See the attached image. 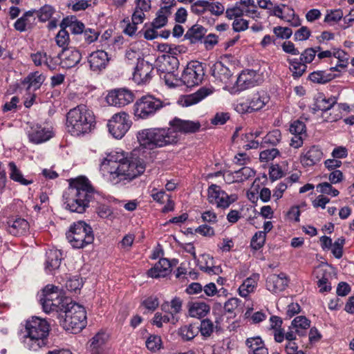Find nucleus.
I'll list each match as a JSON object with an SVG mask.
<instances>
[{"label": "nucleus", "mask_w": 354, "mask_h": 354, "mask_svg": "<svg viewBox=\"0 0 354 354\" xmlns=\"http://www.w3.org/2000/svg\"><path fill=\"white\" fill-rule=\"evenodd\" d=\"M206 33L207 29L203 26L196 24L188 29L185 35V37L189 39L192 44H196L202 42Z\"/></svg>", "instance_id": "31"}, {"label": "nucleus", "mask_w": 354, "mask_h": 354, "mask_svg": "<svg viewBox=\"0 0 354 354\" xmlns=\"http://www.w3.org/2000/svg\"><path fill=\"white\" fill-rule=\"evenodd\" d=\"M97 193L86 178H80L70 183L64 198L66 208L72 212L84 213L90 203L95 200Z\"/></svg>", "instance_id": "2"}, {"label": "nucleus", "mask_w": 354, "mask_h": 354, "mask_svg": "<svg viewBox=\"0 0 354 354\" xmlns=\"http://www.w3.org/2000/svg\"><path fill=\"white\" fill-rule=\"evenodd\" d=\"M35 10H28L14 24L15 28L19 32H24L26 30V26L30 23V18L33 17Z\"/></svg>", "instance_id": "44"}, {"label": "nucleus", "mask_w": 354, "mask_h": 354, "mask_svg": "<svg viewBox=\"0 0 354 354\" xmlns=\"http://www.w3.org/2000/svg\"><path fill=\"white\" fill-rule=\"evenodd\" d=\"M344 16L342 10H328L326 15L324 17V22L331 24L337 23Z\"/></svg>", "instance_id": "49"}, {"label": "nucleus", "mask_w": 354, "mask_h": 354, "mask_svg": "<svg viewBox=\"0 0 354 354\" xmlns=\"http://www.w3.org/2000/svg\"><path fill=\"white\" fill-rule=\"evenodd\" d=\"M66 235L72 247L77 249L83 248L94 241L92 227L82 221L74 223Z\"/></svg>", "instance_id": "7"}, {"label": "nucleus", "mask_w": 354, "mask_h": 354, "mask_svg": "<svg viewBox=\"0 0 354 354\" xmlns=\"http://www.w3.org/2000/svg\"><path fill=\"white\" fill-rule=\"evenodd\" d=\"M142 304L146 309L154 311L159 306V301L156 297L151 296L145 299Z\"/></svg>", "instance_id": "64"}, {"label": "nucleus", "mask_w": 354, "mask_h": 354, "mask_svg": "<svg viewBox=\"0 0 354 354\" xmlns=\"http://www.w3.org/2000/svg\"><path fill=\"white\" fill-rule=\"evenodd\" d=\"M28 78L30 84L35 88H39L45 80L44 76L37 71L30 74Z\"/></svg>", "instance_id": "63"}, {"label": "nucleus", "mask_w": 354, "mask_h": 354, "mask_svg": "<svg viewBox=\"0 0 354 354\" xmlns=\"http://www.w3.org/2000/svg\"><path fill=\"white\" fill-rule=\"evenodd\" d=\"M62 290L53 284L46 285L39 294V300L44 309L46 304H49L56 297L60 296Z\"/></svg>", "instance_id": "23"}, {"label": "nucleus", "mask_w": 354, "mask_h": 354, "mask_svg": "<svg viewBox=\"0 0 354 354\" xmlns=\"http://www.w3.org/2000/svg\"><path fill=\"white\" fill-rule=\"evenodd\" d=\"M147 348L151 352H156L162 347L161 337L156 335H151L145 342Z\"/></svg>", "instance_id": "48"}, {"label": "nucleus", "mask_w": 354, "mask_h": 354, "mask_svg": "<svg viewBox=\"0 0 354 354\" xmlns=\"http://www.w3.org/2000/svg\"><path fill=\"white\" fill-rule=\"evenodd\" d=\"M266 233L262 231H259L254 234L252 236L250 245L251 247L255 250H259L262 248L266 241Z\"/></svg>", "instance_id": "52"}, {"label": "nucleus", "mask_w": 354, "mask_h": 354, "mask_svg": "<svg viewBox=\"0 0 354 354\" xmlns=\"http://www.w3.org/2000/svg\"><path fill=\"white\" fill-rule=\"evenodd\" d=\"M207 192L209 203L215 205L218 208L226 209L238 199L236 194L229 195L215 184L208 187Z\"/></svg>", "instance_id": "11"}, {"label": "nucleus", "mask_w": 354, "mask_h": 354, "mask_svg": "<svg viewBox=\"0 0 354 354\" xmlns=\"http://www.w3.org/2000/svg\"><path fill=\"white\" fill-rule=\"evenodd\" d=\"M153 66L143 59H138L135 71L133 73V80L138 84H146L152 78Z\"/></svg>", "instance_id": "14"}, {"label": "nucleus", "mask_w": 354, "mask_h": 354, "mask_svg": "<svg viewBox=\"0 0 354 354\" xmlns=\"http://www.w3.org/2000/svg\"><path fill=\"white\" fill-rule=\"evenodd\" d=\"M68 297H63L62 294L53 299L49 304H46L43 310L46 313L51 312L64 313L66 310L71 301Z\"/></svg>", "instance_id": "29"}, {"label": "nucleus", "mask_w": 354, "mask_h": 354, "mask_svg": "<svg viewBox=\"0 0 354 354\" xmlns=\"http://www.w3.org/2000/svg\"><path fill=\"white\" fill-rule=\"evenodd\" d=\"M25 332L26 335L23 337L24 347L37 351L48 343L50 324L45 319L32 317L26 322Z\"/></svg>", "instance_id": "4"}, {"label": "nucleus", "mask_w": 354, "mask_h": 354, "mask_svg": "<svg viewBox=\"0 0 354 354\" xmlns=\"http://www.w3.org/2000/svg\"><path fill=\"white\" fill-rule=\"evenodd\" d=\"M321 47L306 48L303 53H301L299 59L306 65L310 63L315 57L317 51L321 50Z\"/></svg>", "instance_id": "50"}, {"label": "nucleus", "mask_w": 354, "mask_h": 354, "mask_svg": "<svg viewBox=\"0 0 354 354\" xmlns=\"http://www.w3.org/2000/svg\"><path fill=\"white\" fill-rule=\"evenodd\" d=\"M82 34L85 41L90 44L97 39L100 32L95 29L86 28L84 30Z\"/></svg>", "instance_id": "60"}, {"label": "nucleus", "mask_w": 354, "mask_h": 354, "mask_svg": "<svg viewBox=\"0 0 354 354\" xmlns=\"http://www.w3.org/2000/svg\"><path fill=\"white\" fill-rule=\"evenodd\" d=\"M171 267L170 261L162 258L148 270L147 274L152 278L165 277L171 272Z\"/></svg>", "instance_id": "24"}, {"label": "nucleus", "mask_w": 354, "mask_h": 354, "mask_svg": "<svg viewBox=\"0 0 354 354\" xmlns=\"http://www.w3.org/2000/svg\"><path fill=\"white\" fill-rule=\"evenodd\" d=\"M63 67L72 68L75 66L81 60L82 55L79 50L70 48H64L58 55Z\"/></svg>", "instance_id": "21"}, {"label": "nucleus", "mask_w": 354, "mask_h": 354, "mask_svg": "<svg viewBox=\"0 0 354 354\" xmlns=\"http://www.w3.org/2000/svg\"><path fill=\"white\" fill-rule=\"evenodd\" d=\"M46 257L45 269L47 272L52 273L60 266L62 252L57 250H49L46 252Z\"/></svg>", "instance_id": "30"}, {"label": "nucleus", "mask_w": 354, "mask_h": 354, "mask_svg": "<svg viewBox=\"0 0 354 354\" xmlns=\"http://www.w3.org/2000/svg\"><path fill=\"white\" fill-rule=\"evenodd\" d=\"M245 345L248 354H269L268 349L259 336L247 338Z\"/></svg>", "instance_id": "26"}, {"label": "nucleus", "mask_w": 354, "mask_h": 354, "mask_svg": "<svg viewBox=\"0 0 354 354\" xmlns=\"http://www.w3.org/2000/svg\"><path fill=\"white\" fill-rule=\"evenodd\" d=\"M64 313L62 325L66 330L77 333L86 326V310L82 306L71 301Z\"/></svg>", "instance_id": "6"}, {"label": "nucleus", "mask_w": 354, "mask_h": 354, "mask_svg": "<svg viewBox=\"0 0 354 354\" xmlns=\"http://www.w3.org/2000/svg\"><path fill=\"white\" fill-rule=\"evenodd\" d=\"M333 56L338 59V63L335 67L330 68L331 71H339V67L344 68L347 66L349 55L344 50L339 48H333Z\"/></svg>", "instance_id": "42"}, {"label": "nucleus", "mask_w": 354, "mask_h": 354, "mask_svg": "<svg viewBox=\"0 0 354 354\" xmlns=\"http://www.w3.org/2000/svg\"><path fill=\"white\" fill-rule=\"evenodd\" d=\"M136 138L140 146L153 150L156 148L175 144L178 136L171 128H149L138 131Z\"/></svg>", "instance_id": "5"}, {"label": "nucleus", "mask_w": 354, "mask_h": 354, "mask_svg": "<svg viewBox=\"0 0 354 354\" xmlns=\"http://www.w3.org/2000/svg\"><path fill=\"white\" fill-rule=\"evenodd\" d=\"M187 308L189 316L198 319L206 316L210 310V306L201 301H190L187 304Z\"/></svg>", "instance_id": "28"}, {"label": "nucleus", "mask_w": 354, "mask_h": 354, "mask_svg": "<svg viewBox=\"0 0 354 354\" xmlns=\"http://www.w3.org/2000/svg\"><path fill=\"white\" fill-rule=\"evenodd\" d=\"M199 333L198 324H190L181 326L178 329V335L184 341L193 339Z\"/></svg>", "instance_id": "37"}, {"label": "nucleus", "mask_w": 354, "mask_h": 354, "mask_svg": "<svg viewBox=\"0 0 354 354\" xmlns=\"http://www.w3.org/2000/svg\"><path fill=\"white\" fill-rule=\"evenodd\" d=\"M275 35L281 39H289L292 35V30L288 27L277 26L273 28Z\"/></svg>", "instance_id": "62"}, {"label": "nucleus", "mask_w": 354, "mask_h": 354, "mask_svg": "<svg viewBox=\"0 0 354 354\" xmlns=\"http://www.w3.org/2000/svg\"><path fill=\"white\" fill-rule=\"evenodd\" d=\"M165 105L166 103L152 95H144L134 104V115L138 118L146 119L154 115Z\"/></svg>", "instance_id": "8"}, {"label": "nucleus", "mask_w": 354, "mask_h": 354, "mask_svg": "<svg viewBox=\"0 0 354 354\" xmlns=\"http://www.w3.org/2000/svg\"><path fill=\"white\" fill-rule=\"evenodd\" d=\"M270 100L269 95L264 91L254 94L248 103L237 106L239 111L252 113L263 109Z\"/></svg>", "instance_id": "15"}, {"label": "nucleus", "mask_w": 354, "mask_h": 354, "mask_svg": "<svg viewBox=\"0 0 354 354\" xmlns=\"http://www.w3.org/2000/svg\"><path fill=\"white\" fill-rule=\"evenodd\" d=\"M135 98L134 93L127 88H118L110 91L106 97V102L111 106H122L130 104Z\"/></svg>", "instance_id": "13"}, {"label": "nucleus", "mask_w": 354, "mask_h": 354, "mask_svg": "<svg viewBox=\"0 0 354 354\" xmlns=\"http://www.w3.org/2000/svg\"><path fill=\"white\" fill-rule=\"evenodd\" d=\"M259 279V274H252L248 277L239 288V292L242 297H246L250 293L254 292Z\"/></svg>", "instance_id": "32"}, {"label": "nucleus", "mask_w": 354, "mask_h": 354, "mask_svg": "<svg viewBox=\"0 0 354 354\" xmlns=\"http://www.w3.org/2000/svg\"><path fill=\"white\" fill-rule=\"evenodd\" d=\"M132 122L125 112L114 114L109 120L107 127L109 133L117 139H121L129 129Z\"/></svg>", "instance_id": "9"}, {"label": "nucleus", "mask_w": 354, "mask_h": 354, "mask_svg": "<svg viewBox=\"0 0 354 354\" xmlns=\"http://www.w3.org/2000/svg\"><path fill=\"white\" fill-rule=\"evenodd\" d=\"M55 41L59 47L63 48V49L68 44L69 34L68 31L66 30V28H62V29L58 32L55 37Z\"/></svg>", "instance_id": "56"}, {"label": "nucleus", "mask_w": 354, "mask_h": 354, "mask_svg": "<svg viewBox=\"0 0 354 354\" xmlns=\"http://www.w3.org/2000/svg\"><path fill=\"white\" fill-rule=\"evenodd\" d=\"M95 127V115L86 105H78L70 109L66 114V127L67 131L73 136L89 133Z\"/></svg>", "instance_id": "3"}, {"label": "nucleus", "mask_w": 354, "mask_h": 354, "mask_svg": "<svg viewBox=\"0 0 354 354\" xmlns=\"http://www.w3.org/2000/svg\"><path fill=\"white\" fill-rule=\"evenodd\" d=\"M344 243V238L339 237L333 243L331 252L335 258L340 259L342 257Z\"/></svg>", "instance_id": "57"}, {"label": "nucleus", "mask_w": 354, "mask_h": 354, "mask_svg": "<svg viewBox=\"0 0 354 354\" xmlns=\"http://www.w3.org/2000/svg\"><path fill=\"white\" fill-rule=\"evenodd\" d=\"M244 7L236 2L232 6L228 7L225 10L226 17L229 19L240 18L245 15Z\"/></svg>", "instance_id": "45"}, {"label": "nucleus", "mask_w": 354, "mask_h": 354, "mask_svg": "<svg viewBox=\"0 0 354 354\" xmlns=\"http://www.w3.org/2000/svg\"><path fill=\"white\" fill-rule=\"evenodd\" d=\"M169 125L172 127L176 134L177 133H193L199 130L201 124L198 121L184 120L178 118H174L169 122Z\"/></svg>", "instance_id": "19"}, {"label": "nucleus", "mask_w": 354, "mask_h": 354, "mask_svg": "<svg viewBox=\"0 0 354 354\" xmlns=\"http://www.w3.org/2000/svg\"><path fill=\"white\" fill-rule=\"evenodd\" d=\"M210 3L205 0H199L192 5L191 10L193 13L201 15L205 12L209 7Z\"/></svg>", "instance_id": "59"}, {"label": "nucleus", "mask_w": 354, "mask_h": 354, "mask_svg": "<svg viewBox=\"0 0 354 354\" xmlns=\"http://www.w3.org/2000/svg\"><path fill=\"white\" fill-rule=\"evenodd\" d=\"M288 279L286 274L281 272L279 274H271L266 279V286L268 290L278 294L283 291L288 286Z\"/></svg>", "instance_id": "18"}, {"label": "nucleus", "mask_w": 354, "mask_h": 354, "mask_svg": "<svg viewBox=\"0 0 354 354\" xmlns=\"http://www.w3.org/2000/svg\"><path fill=\"white\" fill-rule=\"evenodd\" d=\"M7 223L8 232L14 236L22 235L29 229L28 222L22 218H10Z\"/></svg>", "instance_id": "25"}, {"label": "nucleus", "mask_w": 354, "mask_h": 354, "mask_svg": "<svg viewBox=\"0 0 354 354\" xmlns=\"http://www.w3.org/2000/svg\"><path fill=\"white\" fill-rule=\"evenodd\" d=\"M317 278L318 279L317 284L319 288V291L321 292L330 291L331 290V286L328 281L330 273L319 268L317 270Z\"/></svg>", "instance_id": "43"}, {"label": "nucleus", "mask_w": 354, "mask_h": 354, "mask_svg": "<svg viewBox=\"0 0 354 354\" xmlns=\"http://www.w3.org/2000/svg\"><path fill=\"white\" fill-rule=\"evenodd\" d=\"M257 73L254 70L243 71L233 87L235 91H242L257 85Z\"/></svg>", "instance_id": "17"}, {"label": "nucleus", "mask_w": 354, "mask_h": 354, "mask_svg": "<svg viewBox=\"0 0 354 354\" xmlns=\"http://www.w3.org/2000/svg\"><path fill=\"white\" fill-rule=\"evenodd\" d=\"M26 133L29 142L34 145L46 142L54 136V132L51 127L38 123L30 124Z\"/></svg>", "instance_id": "12"}, {"label": "nucleus", "mask_w": 354, "mask_h": 354, "mask_svg": "<svg viewBox=\"0 0 354 354\" xmlns=\"http://www.w3.org/2000/svg\"><path fill=\"white\" fill-rule=\"evenodd\" d=\"M287 62L289 64V69L294 79L301 77L307 70V65L300 59L288 57Z\"/></svg>", "instance_id": "33"}, {"label": "nucleus", "mask_w": 354, "mask_h": 354, "mask_svg": "<svg viewBox=\"0 0 354 354\" xmlns=\"http://www.w3.org/2000/svg\"><path fill=\"white\" fill-rule=\"evenodd\" d=\"M214 330L213 322L209 319H205L201 322L199 331L203 336L209 337Z\"/></svg>", "instance_id": "58"}, {"label": "nucleus", "mask_w": 354, "mask_h": 354, "mask_svg": "<svg viewBox=\"0 0 354 354\" xmlns=\"http://www.w3.org/2000/svg\"><path fill=\"white\" fill-rule=\"evenodd\" d=\"M55 12V8L50 5H44L39 10L37 11V17L39 20L42 22H45L49 20L53 13Z\"/></svg>", "instance_id": "51"}, {"label": "nucleus", "mask_w": 354, "mask_h": 354, "mask_svg": "<svg viewBox=\"0 0 354 354\" xmlns=\"http://www.w3.org/2000/svg\"><path fill=\"white\" fill-rule=\"evenodd\" d=\"M281 132L278 129L269 132L263 138V143L276 145L281 140Z\"/></svg>", "instance_id": "55"}, {"label": "nucleus", "mask_w": 354, "mask_h": 354, "mask_svg": "<svg viewBox=\"0 0 354 354\" xmlns=\"http://www.w3.org/2000/svg\"><path fill=\"white\" fill-rule=\"evenodd\" d=\"M61 28H69L70 30L73 34H82L84 30V24L77 21L75 17L64 18L61 24Z\"/></svg>", "instance_id": "40"}, {"label": "nucleus", "mask_w": 354, "mask_h": 354, "mask_svg": "<svg viewBox=\"0 0 354 354\" xmlns=\"http://www.w3.org/2000/svg\"><path fill=\"white\" fill-rule=\"evenodd\" d=\"M323 158V152L317 146H311L304 149L300 156V162L304 167H311L318 163Z\"/></svg>", "instance_id": "20"}, {"label": "nucleus", "mask_w": 354, "mask_h": 354, "mask_svg": "<svg viewBox=\"0 0 354 354\" xmlns=\"http://www.w3.org/2000/svg\"><path fill=\"white\" fill-rule=\"evenodd\" d=\"M205 75L203 63L191 61L184 69L180 80L187 86L192 87L199 84Z\"/></svg>", "instance_id": "10"}, {"label": "nucleus", "mask_w": 354, "mask_h": 354, "mask_svg": "<svg viewBox=\"0 0 354 354\" xmlns=\"http://www.w3.org/2000/svg\"><path fill=\"white\" fill-rule=\"evenodd\" d=\"M211 73L212 76L224 84H228L232 76L230 70L221 62H216L212 65Z\"/></svg>", "instance_id": "27"}, {"label": "nucleus", "mask_w": 354, "mask_h": 354, "mask_svg": "<svg viewBox=\"0 0 354 354\" xmlns=\"http://www.w3.org/2000/svg\"><path fill=\"white\" fill-rule=\"evenodd\" d=\"M211 93V90L206 88H201L196 93L186 95L184 98L183 105L189 106L197 104Z\"/></svg>", "instance_id": "35"}, {"label": "nucleus", "mask_w": 354, "mask_h": 354, "mask_svg": "<svg viewBox=\"0 0 354 354\" xmlns=\"http://www.w3.org/2000/svg\"><path fill=\"white\" fill-rule=\"evenodd\" d=\"M102 175L113 185L129 182L145 170L142 160L128 158L123 151H112L105 157L100 167Z\"/></svg>", "instance_id": "1"}, {"label": "nucleus", "mask_w": 354, "mask_h": 354, "mask_svg": "<svg viewBox=\"0 0 354 354\" xmlns=\"http://www.w3.org/2000/svg\"><path fill=\"white\" fill-rule=\"evenodd\" d=\"M279 155V151L276 148L268 149L262 151L259 154V160L261 162H268L274 160Z\"/></svg>", "instance_id": "53"}, {"label": "nucleus", "mask_w": 354, "mask_h": 354, "mask_svg": "<svg viewBox=\"0 0 354 354\" xmlns=\"http://www.w3.org/2000/svg\"><path fill=\"white\" fill-rule=\"evenodd\" d=\"M317 189L319 192L325 194L332 195L333 196H337L339 194V191L331 185L330 183H322L317 185Z\"/></svg>", "instance_id": "54"}, {"label": "nucleus", "mask_w": 354, "mask_h": 354, "mask_svg": "<svg viewBox=\"0 0 354 354\" xmlns=\"http://www.w3.org/2000/svg\"><path fill=\"white\" fill-rule=\"evenodd\" d=\"M110 57L106 52L98 50L91 53L88 57L89 67L93 72H100L107 66Z\"/></svg>", "instance_id": "16"}, {"label": "nucleus", "mask_w": 354, "mask_h": 354, "mask_svg": "<svg viewBox=\"0 0 354 354\" xmlns=\"http://www.w3.org/2000/svg\"><path fill=\"white\" fill-rule=\"evenodd\" d=\"M290 132L292 134L306 135V125L300 120H295L290 126Z\"/></svg>", "instance_id": "61"}, {"label": "nucleus", "mask_w": 354, "mask_h": 354, "mask_svg": "<svg viewBox=\"0 0 354 354\" xmlns=\"http://www.w3.org/2000/svg\"><path fill=\"white\" fill-rule=\"evenodd\" d=\"M8 167L10 169V178L13 181L23 185H28L33 183L32 179L29 180L24 177L21 171L14 162H10L8 163Z\"/></svg>", "instance_id": "38"}, {"label": "nucleus", "mask_w": 354, "mask_h": 354, "mask_svg": "<svg viewBox=\"0 0 354 354\" xmlns=\"http://www.w3.org/2000/svg\"><path fill=\"white\" fill-rule=\"evenodd\" d=\"M171 12L166 8H160L156 13V17L151 22V26L153 28H161L167 23V18Z\"/></svg>", "instance_id": "41"}, {"label": "nucleus", "mask_w": 354, "mask_h": 354, "mask_svg": "<svg viewBox=\"0 0 354 354\" xmlns=\"http://www.w3.org/2000/svg\"><path fill=\"white\" fill-rule=\"evenodd\" d=\"M308 78L314 83L325 84L330 81L333 77L331 74L326 73L323 71H317L311 73Z\"/></svg>", "instance_id": "47"}, {"label": "nucleus", "mask_w": 354, "mask_h": 354, "mask_svg": "<svg viewBox=\"0 0 354 354\" xmlns=\"http://www.w3.org/2000/svg\"><path fill=\"white\" fill-rule=\"evenodd\" d=\"M255 172L253 169L248 167H243L241 169L235 171L232 174V178L230 177L231 174L227 175L226 178H227V180H230L232 182H243L248 178L254 176Z\"/></svg>", "instance_id": "36"}, {"label": "nucleus", "mask_w": 354, "mask_h": 354, "mask_svg": "<svg viewBox=\"0 0 354 354\" xmlns=\"http://www.w3.org/2000/svg\"><path fill=\"white\" fill-rule=\"evenodd\" d=\"M290 326L297 332L299 337H302L306 335L307 330L310 326V321L304 316H297L292 321Z\"/></svg>", "instance_id": "34"}, {"label": "nucleus", "mask_w": 354, "mask_h": 354, "mask_svg": "<svg viewBox=\"0 0 354 354\" xmlns=\"http://www.w3.org/2000/svg\"><path fill=\"white\" fill-rule=\"evenodd\" d=\"M165 65L166 64L164 62L161 65H160L158 68V71H162V73H164V76L162 78L164 79L165 84L168 85L169 87H174L176 86H178V81L180 80L174 78L173 71H169L167 68H165Z\"/></svg>", "instance_id": "46"}, {"label": "nucleus", "mask_w": 354, "mask_h": 354, "mask_svg": "<svg viewBox=\"0 0 354 354\" xmlns=\"http://www.w3.org/2000/svg\"><path fill=\"white\" fill-rule=\"evenodd\" d=\"M109 340V335L104 331H99L87 343V348L89 351H110L107 347Z\"/></svg>", "instance_id": "22"}, {"label": "nucleus", "mask_w": 354, "mask_h": 354, "mask_svg": "<svg viewBox=\"0 0 354 354\" xmlns=\"http://www.w3.org/2000/svg\"><path fill=\"white\" fill-rule=\"evenodd\" d=\"M337 104V99L335 97L326 98L319 96L316 99L314 104V111H322L326 113L328 110L333 108Z\"/></svg>", "instance_id": "39"}]
</instances>
